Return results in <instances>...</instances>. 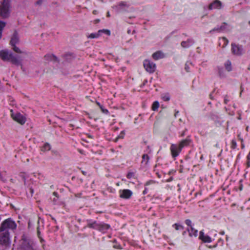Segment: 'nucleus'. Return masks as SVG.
Returning a JSON list of instances; mask_svg holds the SVG:
<instances>
[{
	"mask_svg": "<svg viewBox=\"0 0 250 250\" xmlns=\"http://www.w3.org/2000/svg\"><path fill=\"white\" fill-rule=\"evenodd\" d=\"M16 223L11 219L5 220L0 227V244H7L10 240L9 229H14L16 228Z\"/></svg>",
	"mask_w": 250,
	"mask_h": 250,
	"instance_id": "f257e3e1",
	"label": "nucleus"
},
{
	"mask_svg": "<svg viewBox=\"0 0 250 250\" xmlns=\"http://www.w3.org/2000/svg\"><path fill=\"white\" fill-rule=\"evenodd\" d=\"M0 58L3 61L10 62L12 64L17 66H22L21 62L22 59L19 56L14 55L11 52L7 50L0 51Z\"/></svg>",
	"mask_w": 250,
	"mask_h": 250,
	"instance_id": "f03ea898",
	"label": "nucleus"
},
{
	"mask_svg": "<svg viewBox=\"0 0 250 250\" xmlns=\"http://www.w3.org/2000/svg\"><path fill=\"white\" fill-rule=\"evenodd\" d=\"M10 4L9 0H3L0 1V16L6 19L10 15Z\"/></svg>",
	"mask_w": 250,
	"mask_h": 250,
	"instance_id": "7ed1b4c3",
	"label": "nucleus"
},
{
	"mask_svg": "<svg viewBox=\"0 0 250 250\" xmlns=\"http://www.w3.org/2000/svg\"><path fill=\"white\" fill-rule=\"evenodd\" d=\"M19 42V39L18 36V33L15 32L11 39L10 44L12 46L13 50L17 53H21L25 55H27V53L24 51H21L18 47L16 46V44Z\"/></svg>",
	"mask_w": 250,
	"mask_h": 250,
	"instance_id": "20e7f679",
	"label": "nucleus"
},
{
	"mask_svg": "<svg viewBox=\"0 0 250 250\" xmlns=\"http://www.w3.org/2000/svg\"><path fill=\"white\" fill-rule=\"evenodd\" d=\"M21 246L22 250H33L31 244L32 241L24 235L22 236Z\"/></svg>",
	"mask_w": 250,
	"mask_h": 250,
	"instance_id": "39448f33",
	"label": "nucleus"
},
{
	"mask_svg": "<svg viewBox=\"0 0 250 250\" xmlns=\"http://www.w3.org/2000/svg\"><path fill=\"white\" fill-rule=\"evenodd\" d=\"M143 64L146 71L149 73H152L155 71L156 64L148 60H145Z\"/></svg>",
	"mask_w": 250,
	"mask_h": 250,
	"instance_id": "423d86ee",
	"label": "nucleus"
},
{
	"mask_svg": "<svg viewBox=\"0 0 250 250\" xmlns=\"http://www.w3.org/2000/svg\"><path fill=\"white\" fill-rule=\"evenodd\" d=\"M231 51L233 54L237 56H241L244 53L243 46L234 43H231Z\"/></svg>",
	"mask_w": 250,
	"mask_h": 250,
	"instance_id": "0eeeda50",
	"label": "nucleus"
},
{
	"mask_svg": "<svg viewBox=\"0 0 250 250\" xmlns=\"http://www.w3.org/2000/svg\"><path fill=\"white\" fill-rule=\"evenodd\" d=\"M171 155L173 158L177 157L181 152L182 149L178 145L172 144L170 147Z\"/></svg>",
	"mask_w": 250,
	"mask_h": 250,
	"instance_id": "6e6552de",
	"label": "nucleus"
},
{
	"mask_svg": "<svg viewBox=\"0 0 250 250\" xmlns=\"http://www.w3.org/2000/svg\"><path fill=\"white\" fill-rule=\"evenodd\" d=\"M128 7V5L124 1H121L119 3L118 5L114 6L115 9L118 13L126 11Z\"/></svg>",
	"mask_w": 250,
	"mask_h": 250,
	"instance_id": "1a4fd4ad",
	"label": "nucleus"
},
{
	"mask_svg": "<svg viewBox=\"0 0 250 250\" xmlns=\"http://www.w3.org/2000/svg\"><path fill=\"white\" fill-rule=\"evenodd\" d=\"M228 25L226 22H223L222 25H221L220 27H216L214 28L213 29L210 30L209 33H212L214 32L220 33L227 31L229 30L228 29Z\"/></svg>",
	"mask_w": 250,
	"mask_h": 250,
	"instance_id": "9d476101",
	"label": "nucleus"
},
{
	"mask_svg": "<svg viewBox=\"0 0 250 250\" xmlns=\"http://www.w3.org/2000/svg\"><path fill=\"white\" fill-rule=\"evenodd\" d=\"M120 197L125 199H129L132 195V192L129 189H123L119 191Z\"/></svg>",
	"mask_w": 250,
	"mask_h": 250,
	"instance_id": "9b49d317",
	"label": "nucleus"
},
{
	"mask_svg": "<svg viewBox=\"0 0 250 250\" xmlns=\"http://www.w3.org/2000/svg\"><path fill=\"white\" fill-rule=\"evenodd\" d=\"M12 117L14 120L21 125H23L25 123V118L20 113H16L15 115L12 114Z\"/></svg>",
	"mask_w": 250,
	"mask_h": 250,
	"instance_id": "f8f14e48",
	"label": "nucleus"
},
{
	"mask_svg": "<svg viewBox=\"0 0 250 250\" xmlns=\"http://www.w3.org/2000/svg\"><path fill=\"white\" fill-rule=\"evenodd\" d=\"M110 228V226L104 222L99 223L97 230L102 233H105Z\"/></svg>",
	"mask_w": 250,
	"mask_h": 250,
	"instance_id": "ddd939ff",
	"label": "nucleus"
},
{
	"mask_svg": "<svg viewBox=\"0 0 250 250\" xmlns=\"http://www.w3.org/2000/svg\"><path fill=\"white\" fill-rule=\"evenodd\" d=\"M222 7V3L219 0H215L209 4L208 9L212 10L213 9H221Z\"/></svg>",
	"mask_w": 250,
	"mask_h": 250,
	"instance_id": "4468645a",
	"label": "nucleus"
},
{
	"mask_svg": "<svg viewBox=\"0 0 250 250\" xmlns=\"http://www.w3.org/2000/svg\"><path fill=\"white\" fill-rule=\"evenodd\" d=\"M199 238L204 243H210L212 241L211 238L208 235H205L203 230L200 231Z\"/></svg>",
	"mask_w": 250,
	"mask_h": 250,
	"instance_id": "2eb2a0df",
	"label": "nucleus"
},
{
	"mask_svg": "<svg viewBox=\"0 0 250 250\" xmlns=\"http://www.w3.org/2000/svg\"><path fill=\"white\" fill-rule=\"evenodd\" d=\"M87 227L97 230L99 223L97 221H92L91 220H87Z\"/></svg>",
	"mask_w": 250,
	"mask_h": 250,
	"instance_id": "dca6fc26",
	"label": "nucleus"
},
{
	"mask_svg": "<svg viewBox=\"0 0 250 250\" xmlns=\"http://www.w3.org/2000/svg\"><path fill=\"white\" fill-rule=\"evenodd\" d=\"M194 43V41L191 39H188L186 41H182L181 45L183 48H188Z\"/></svg>",
	"mask_w": 250,
	"mask_h": 250,
	"instance_id": "f3484780",
	"label": "nucleus"
},
{
	"mask_svg": "<svg viewBox=\"0 0 250 250\" xmlns=\"http://www.w3.org/2000/svg\"><path fill=\"white\" fill-rule=\"evenodd\" d=\"M190 142H191V140L189 138V137H188L186 139L182 140L179 143L178 145L180 147V148H181L182 149V148L183 147H184L185 146H188Z\"/></svg>",
	"mask_w": 250,
	"mask_h": 250,
	"instance_id": "a211bd4d",
	"label": "nucleus"
},
{
	"mask_svg": "<svg viewBox=\"0 0 250 250\" xmlns=\"http://www.w3.org/2000/svg\"><path fill=\"white\" fill-rule=\"evenodd\" d=\"M164 54L160 51H156L152 54V58L155 60H158L159 59L164 58Z\"/></svg>",
	"mask_w": 250,
	"mask_h": 250,
	"instance_id": "6ab92c4d",
	"label": "nucleus"
},
{
	"mask_svg": "<svg viewBox=\"0 0 250 250\" xmlns=\"http://www.w3.org/2000/svg\"><path fill=\"white\" fill-rule=\"evenodd\" d=\"M187 231L188 232L189 235L190 237H196L198 235V230L195 229L192 226H191V228H187Z\"/></svg>",
	"mask_w": 250,
	"mask_h": 250,
	"instance_id": "aec40b11",
	"label": "nucleus"
},
{
	"mask_svg": "<svg viewBox=\"0 0 250 250\" xmlns=\"http://www.w3.org/2000/svg\"><path fill=\"white\" fill-rule=\"evenodd\" d=\"M149 160V157L148 156V155L147 154H144L143 155L142 161L141 162L142 164H144V165H146L148 164Z\"/></svg>",
	"mask_w": 250,
	"mask_h": 250,
	"instance_id": "412c9836",
	"label": "nucleus"
},
{
	"mask_svg": "<svg viewBox=\"0 0 250 250\" xmlns=\"http://www.w3.org/2000/svg\"><path fill=\"white\" fill-rule=\"evenodd\" d=\"M45 60L57 61V58L54 55H46L44 56Z\"/></svg>",
	"mask_w": 250,
	"mask_h": 250,
	"instance_id": "4be33fe9",
	"label": "nucleus"
},
{
	"mask_svg": "<svg viewBox=\"0 0 250 250\" xmlns=\"http://www.w3.org/2000/svg\"><path fill=\"white\" fill-rule=\"evenodd\" d=\"M51 146L49 144L46 143L43 145V146L41 147V150L42 151H46L50 150Z\"/></svg>",
	"mask_w": 250,
	"mask_h": 250,
	"instance_id": "5701e85b",
	"label": "nucleus"
},
{
	"mask_svg": "<svg viewBox=\"0 0 250 250\" xmlns=\"http://www.w3.org/2000/svg\"><path fill=\"white\" fill-rule=\"evenodd\" d=\"M225 66L226 69L229 72V71H231V70H232L231 63V62L230 61L228 60L227 61V62L225 63Z\"/></svg>",
	"mask_w": 250,
	"mask_h": 250,
	"instance_id": "b1692460",
	"label": "nucleus"
},
{
	"mask_svg": "<svg viewBox=\"0 0 250 250\" xmlns=\"http://www.w3.org/2000/svg\"><path fill=\"white\" fill-rule=\"evenodd\" d=\"M5 25V22L1 21H0V39L1 38L2 31Z\"/></svg>",
	"mask_w": 250,
	"mask_h": 250,
	"instance_id": "393cba45",
	"label": "nucleus"
},
{
	"mask_svg": "<svg viewBox=\"0 0 250 250\" xmlns=\"http://www.w3.org/2000/svg\"><path fill=\"white\" fill-rule=\"evenodd\" d=\"M172 227L174 228L176 230H183L184 227L178 223H175L172 225Z\"/></svg>",
	"mask_w": 250,
	"mask_h": 250,
	"instance_id": "a878e982",
	"label": "nucleus"
},
{
	"mask_svg": "<svg viewBox=\"0 0 250 250\" xmlns=\"http://www.w3.org/2000/svg\"><path fill=\"white\" fill-rule=\"evenodd\" d=\"M99 36H100V34L99 33V31H98L97 33H91V34H89V35H88L87 36V37L88 38L94 39V38H98Z\"/></svg>",
	"mask_w": 250,
	"mask_h": 250,
	"instance_id": "bb28decb",
	"label": "nucleus"
},
{
	"mask_svg": "<svg viewBox=\"0 0 250 250\" xmlns=\"http://www.w3.org/2000/svg\"><path fill=\"white\" fill-rule=\"evenodd\" d=\"M159 106V103L158 101H155L152 106V109L154 111H156L157 110Z\"/></svg>",
	"mask_w": 250,
	"mask_h": 250,
	"instance_id": "cd10ccee",
	"label": "nucleus"
},
{
	"mask_svg": "<svg viewBox=\"0 0 250 250\" xmlns=\"http://www.w3.org/2000/svg\"><path fill=\"white\" fill-rule=\"evenodd\" d=\"M98 31L100 34V36L101 35V33H104L108 36L110 35V31L108 29H102L99 30Z\"/></svg>",
	"mask_w": 250,
	"mask_h": 250,
	"instance_id": "c85d7f7f",
	"label": "nucleus"
},
{
	"mask_svg": "<svg viewBox=\"0 0 250 250\" xmlns=\"http://www.w3.org/2000/svg\"><path fill=\"white\" fill-rule=\"evenodd\" d=\"M237 143L235 140H232L231 142V148L235 149L236 147Z\"/></svg>",
	"mask_w": 250,
	"mask_h": 250,
	"instance_id": "c756f323",
	"label": "nucleus"
},
{
	"mask_svg": "<svg viewBox=\"0 0 250 250\" xmlns=\"http://www.w3.org/2000/svg\"><path fill=\"white\" fill-rule=\"evenodd\" d=\"M218 73H219V76L220 77H223L224 75L223 74V68L218 67Z\"/></svg>",
	"mask_w": 250,
	"mask_h": 250,
	"instance_id": "7c9ffc66",
	"label": "nucleus"
},
{
	"mask_svg": "<svg viewBox=\"0 0 250 250\" xmlns=\"http://www.w3.org/2000/svg\"><path fill=\"white\" fill-rule=\"evenodd\" d=\"M185 223L187 226H188L190 228H191V226H192V225H191L192 222L190 219H186L185 220Z\"/></svg>",
	"mask_w": 250,
	"mask_h": 250,
	"instance_id": "2f4dec72",
	"label": "nucleus"
},
{
	"mask_svg": "<svg viewBox=\"0 0 250 250\" xmlns=\"http://www.w3.org/2000/svg\"><path fill=\"white\" fill-rule=\"evenodd\" d=\"M163 99L165 101H168L170 100V97L168 94L165 95L163 97Z\"/></svg>",
	"mask_w": 250,
	"mask_h": 250,
	"instance_id": "473e14b6",
	"label": "nucleus"
},
{
	"mask_svg": "<svg viewBox=\"0 0 250 250\" xmlns=\"http://www.w3.org/2000/svg\"><path fill=\"white\" fill-rule=\"evenodd\" d=\"M101 109L103 113H104V114H107L109 113V112L108 111V110L106 109H104L103 106H101Z\"/></svg>",
	"mask_w": 250,
	"mask_h": 250,
	"instance_id": "72a5a7b5",
	"label": "nucleus"
},
{
	"mask_svg": "<svg viewBox=\"0 0 250 250\" xmlns=\"http://www.w3.org/2000/svg\"><path fill=\"white\" fill-rule=\"evenodd\" d=\"M21 177L22 178V179L23 181L24 185H25L26 184V177L23 173H21L20 174Z\"/></svg>",
	"mask_w": 250,
	"mask_h": 250,
	"instance_id": "f704fd0d",
	"label": "nucleus"
},
{
	"mask_svg": "<svg viewBox=\"0 0 250 250\" xmlns=\"http://www.w3.org/2000/svg\"><path fill=\"white\" fill-rule=\"evenodd\" d=\"M134 176V173L132 172H128L127 174V178L128 179H131L132 177H133Z\"/></svg>",
	"mask_w": 250,
	"mask_h": 250,
	"instance_id": "c9c22d12",
	"label": "nucleus"
},
{
	"mask_svg": "<svg viewBox=\"0 0 250 250\" xmlns=\"http://www.w3.org/2000/svg\"><path fill=\"white\" fill-rule=\"evenodd\" d=\"M222 39L225 42H224V44L223 45V47H225L226 46V45H227V44H228L229 43V41L227 40V39L226 38V37H223L222 38Z\"/></svg>",
	"mask_w": 250,
	"mask_h": 250,
	"instance_id": "e433bc0d",
	"label": "nucleus"
},
{
	"mask_svg": "<svg viewBox=\"0 0 250 250\" xmlns=\"http://www.w3.org/2000/svg\"><path fill=\"white\" fill-rule=\"evenodd\" d=\"M229 101V99L228 98V96L227 95H225L224 97V103L225 104H227L228 102Z\"/></svg>",
	"mask_w": 250,
	"mask_h": 250,
	"instance_id": "4c0bfd02",
	"label": "nucleus"
},
{
	"mask_svg": "<svg viewBox=\"0 0 250 250\" xmlns=\"http://www.w3.org/2000/svg\"><path fill=\"white\" fill-rule=\"evenodd\" d=\"M29 192L30 196H32L34 193V189L32 188H29Z\"/></svg>",
	"mask_w": 250,
	"mask_h": 250,
	"instance_id": "58836bf2",
	"label": "nucleus"
},
{
	"mask_svg": "<svg viewBox=\"0 0 250 250\" xmlns=\"http://www.w3.org/2000/svg\"><path fill=\"white\" fill-rule=\"evenodd\" d=\"M185 70H186L187 72H189V66H188V64L187 63H186V64H185Z\"/></svg>",
	"mask_w": 250,
	"mask_h": 250,
	"instance_id": "ea45409f",
	"label": "nucleus"
},
{
	"mask_svg": "<svg viewBox=\"0 0 250 250\" xmlns=\"http://www.w3.org/2000/svg\"><path fill=\"white\" fill-rule=\"evenodd\" d=\"M42 3V0H38L36 3H35V4L36 5H41Z\"/></svg>",
	"mask_w": 250,
	"mask_h": 250,
	"instance_id": "a19ab883",
	"label": "nucleus"
},
{
	"mask_svg": "<svg viewBox=\"0 0 250 250\" xmlns=\"http://www.w3.org/2000/svg\"><path fill=\"white\" fill-rule=\"evenodd\" d=\"M154 183V182L152 180H150V181H147L146 184H145V186H148L152 183Z\"/></svg>",
	"mask_w": 250,
	"mask_h": 250,
	"instance_id": "79ce46f5",
	"label": "nucleus"
},
{
	"mask_svg": "<svg viewBox=\"0 0 250 250\" xmlns=\"http://www.w3.org/2000/svg\"><path fill=\"white\" fill-rule=\"evenodd\" d=\"M53 195L54 196H55L56 198H57V199H58V198H59L58 194V193H57V192H54L53 193Z\"/></svg>",
	"mask_w": 250,
	"mask_h": 250,
	"instance_id": "37998d69",
	"label": "nucleus"
},
{
	"mask_svg": "<svg viewBox=\"0 0 250 250\" xmlns=\"http://www.w3.org/2000/svg\"><path fill=\"white\" fill-rule=\"evenodd\" d=\"M147 193V188H145L144 190L143 191V194L145 195Z\"/></svg>",
	"mask_w": 250,
	"mask_h": 250,
	"instance_id": "c03bdc74",
	"label": "nucleus"
},
{
	"mask_svg": "<svg viewBox=\"0 0 250 250\" xmlns=\"http://www.w3.org/2000/svg\"><path fill=\"white\" fill-rule=\"evenodd\" d=\"M122 133H123V132H122L121 134H122ZM123 137H124V136H123V135H122L120 134V135L118 136V137L117 138H116V141L117 140V139H118V138H123Z\"/></svg>",
	"mask_w": 250,
	"mask_h": 250,
	"instance_id": "a18cd8bd",
	"label": "nucleus"
},
{
	"mask_svg": "<svg viewBox=\"0 0 250 250\" xmlns=\"http://www.w3.org/2000/svg\"><path fill=\"white\" fill-rule=\"evenodd\" d=\"M57 200H58L57 198H54V199H53V203H54V204H56V202H57Z\"/></svg>",
	"mask_w": 250,
	"mask_h": 250,
	"instance_id": "49530a36",
	"label": "nucleus"
},
{
	"mask_svg": "<svg viewBox=\"0 0 250 250\" xmlns=\"http://www.w3.org/2000/svg\"><path fill=\"white\" fill-rule=\"evenodd\" d=\"M37 234H38V236L40 237V231L39 230V227H38Z\"/></svg>",
	"mask_w": 250,
	"mask_h": 250,
	"instance_id": "de8ad7c7",
	"label": "nucleus"
},
{
	"mask_svg": "<svg viewBox=\"0 0 250 250\" xmlns=\"http://www.w3.org/2000/svg\"><path fill=\"white\" fill-rule=\"evenodd\" d=\"M96 104H97V105L100 107V108H101V106H103V105H101V104H100V103H99V102H96Z\"/></svg>",
	"mask_w": 250,
	"mask_h": 250,
	"instance_id": "09e8293b",
	"label": "nucleus"
},
{
	"mask_svg": "<svg viewBox=\"0 0 250 250\" xmlns=\"http://www.w3.org/2000/svg\"><path fill=\"white\" fill-rule=\"evenodd\" d=\"M99 21H100V20L99 19H97V20L94 21V22H95V23H98Z\"/></svg>",
	"mask_w": 250,
	"mask_h": 250,
	"instance_id": "8fccbe9b",
	"label": "nucleus"
},
{
	"mask_svg": "<svg viewBox=\"0 0 250 250\" xmlns=\"http://www.w3.org/2000/svg\"><path fill=\"white\" fill-rule=\"evenodd\" d=\"M185 131H184L182 133V134H181V136H184L185 135Z\"/></svg>",
	"mask_w": 250,
	"mask_h": 250,
	"instance_id": "3c124183",
	"label": "nucleus"
},
{
	"mask_svg": "<svg viewBox=\"0 0 250 250\" xmlns=\"http://www.w3.org/2000/svg\"><path fill=\"white\" fill-rule=\"evenodd\" d=\"M209 97H210V98L211 99H212V100L213 99V97H212V93H210V94H209Z\"/></svg>",
	"mask_w": 250,
	"mask_h": 250,
	"instance_id": "603ef678",
	"label": "nucleus"
},
{
	"mask_svg": "<svg viewBox=\"0 0 250 250\" xmlns=\"http://www.w3.org/2000/svg\"><path fill=\"white\" fill-rule=\"evenodd\" d=\"M82 173L84 175H86V172L84 171H82Z\"/></svg>",
	"mask_w": 250,
	"mask_h": 250,
	"instance_id": "864d4df0",
	"label": "nucleus"
},
{
	"mask_svg": "<svg viewBox=\"0 0 250 250\" xmlns=\"http://www.w3.org/2000/svg\"><path fill=\"white\" fill-rule=\"evenodd\" d=\"M106 16H107V17H110V15L109 12H108L107 13V15H106Z\"/></svg>",
	"mask_w": 250,
	"mask_h": 250,
	"instance_id": "5fc2aeb1",
	"label": "nucleus"
},
{
	"mask_svg": "<svg viewBox=\"0 0 250 250\" xmlns=\"http://www.w3.org/2000/svg\"><path fill=\"white\" fill-rule=\"evenodd\" d=\"M186 234V231H183V232L182 234H183V235H185Z\"/></svg>",
	"mask_w": 250,
	"mask_h": 250,
	"instance_id": "6e6d98bb",
	"label": "nucleus"
},
{
	"mask_svg": "<svg viewBox=\"0 0 250 250\" xmlns=\"http://www.w3.org/2000/svg\"><path fill=\"white\" fill-rule=\"evenodd\" d=\"M221 235H224L225 234V232L224 231H222L220 233Z\"/></svg>",
	"mask_w": 250,
	"mask_h": 250,
	"instance_id": "4d7b16f0",
	"label": "nucleus"
},
{
	"mask_svg": "<svg viewBox=\"0 0 250 250\" xmlns=\"http://www.w3.org/2000/svg\"><path fill=\"white\" fill-rule=\"evenodd\" d=\"M77 221H78V222L79 223H81V219H77Z\"/></svg>",
	"mask_w": 250,
	"mask_h": 250,
	"instance_id": "13d9d810",
	"label": "nucleus"
},
{
	"mask_svg": "<svg viewBox=\"0 0 250 250\" xmlns=\"http://www.w3.org/2000/svg\"><path fill=\"white\" fill-rule=\"evenodd\" d=\"M96 12H97V11H96V10H94V11H93V13L94 14H96Z\"/></svg>",
	"mask_w": 250,
	"mask_h": 250,
	"instance_id": "bf43d9fd",
	"label": "nucleus"
},
{
	"mask_svg": "<svg viewBox=\"0 0 250 250\" xmlns=\"http://www.w3.org/2000/svg\"><path fill=\"white\" fill-rule=\"evenodd\" d=\"M171 180H172V177H171V178H170V179H169L167 181H168V182H170V181H171Z\"/></svg>",
	"mask_w": 250,
	"mask_h": 250,
	"instance_id": "052dcab7",
	"label": "nucleus"
},
{
	"mask_svg": "<svg viewBox=\"0 0 250 250\" xmlns=\"http://www.w3.org/2000/svg\"><path fill=\"white\" fill-rule=\"evenodd\" d=\"M179 113L178 111H177L175 114V116L176 117L177 115H178V113Z\"/></svg>",
	"mask_w": 250,
	"mask_h": 250,
	"instance_id": "680f3d73",
	"label": "nucleus"
},
{
	"mask_svg": "<svg viewBox=\"0 0 250 250\" xmlns=\"http://www.w3.org/2000/svg\"><path fill=\"white\" fill-rule=\"evenodd\" d=\"M247 165H248V167H250V162L249 161L248 163H247Z\"/></svg>",
	"mask_w": 250,
	"mask_h": 250,
	"instance_id": "e2e57ef3",
	"label": "nucleus"
},
{
	"mask_svg": "<svg viewBox=\"0 0 250 250\" xmlns=\"http://www.w3.org/2000/svg\"><path fill=\"white\" fill-rule=\"evenodd\" d=\"M248 69L249 70H250V65L249 66L248 68Z\"/></svg>",
	"mask_w": 250,
	"mask_h": 250,
	"instance_id": "0e129e2a",
	"label": "nucleus"
},
{
	"mask_svg": "<svg viewBox=\"0 0 250 250\" xmlns=\"http://www.w3.org/2000/svg\"><path fill=\"white\" fill-rule=\"evenodd\" d=\"M127 33H128V34H129V33H130V30H128L127 31Z\"/></svg>",
	"mask_w": 250,
	"mask_h": 250,
	"instance_id": "69168bd1",
	"label": "nucleus"
},
{
	"mask_svg": "<svg viewBox=\"0 0 250 250\" xmlns=\"http://www.w3.org/2000/svg\"><path fill=\"white\" fill-rule=\"evenodd\" d=\"M242 147L243 148L244 147V145L243 144L242 145Z\"/></svg>",
	"mask_w": 250,
	"mask_h": 250,
	"instance_id": "338daca9",
	"label": "nucleus"
},
{
	"mask_svg": "<svg viewBox=\"0 0 250 250\" xmlns=\"http://www.w3.org/2000/svg\"><path fill=\"white\" fill-rule=\"evenodd\" d=\"M249 24L250 25V21L249 22Z\"/></svg>",
	"mask_w": 250,
	"mask_h": 250,
	"instance_id": "774afa93",
	"label": "nucleus"
}]
</instances>
